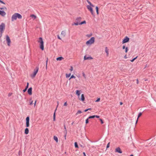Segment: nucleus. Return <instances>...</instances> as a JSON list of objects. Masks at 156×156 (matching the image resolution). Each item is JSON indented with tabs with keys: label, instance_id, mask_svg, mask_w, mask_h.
I'll return each instance as SVG.
<instances>
[{
	"label": "nucleus",
	"instance_id": "5701e85b",
	"mask_svg": "<svg viewBox=\"0 0 156 156\" xmlns=\"http://www.w3.org/2000/svg\"><path fill=\"white\" fill-rule=\"evenodd\" d=\"M96 10L97 12V15H98L99 14V12H98V6H96Z\"/></svg>",
	"mask_w": 156,
	"mask_h": 156
},
{
	"label": "nucleus",
	"instance_id": "f8f14e48",
	"mask_svg": "<svg viewBox=\"0 0 156 156\" xmlns=\"http://www.w3.org/2000/svg\"><path fill=\"white\" fill-rule=\"evenodd\" d=\"M84 60H86L88 59H92L93 58L91 56H88L87 55H85L84 56Z\"/></svg>",
	"mask_w": 156,
	"mask_h": 156
},
{
	"label": "nucleus",
	"instance_id": "a211bd4d",
	"mask_svg": "<svg viewBox=\"0 0 156 156\" xmlns=\"http://www.w3.org/2000/svg\"><path fill=\"white\" fill-rule=\"evenodd\" d=\"M142 115V113L141 112H140L138 114V117H137V120H136V124L137 123V122H138L139 118Z\"/></svg>",
	"mask_w": 156,
	"mask_h": 156
},
{
	"label": "nucleus",
	"instance_id": "9b49d317",
	"mask_svg": "<svg viewBox=\"0 0 156 156\" xmlns=\"http://www.w3.org/2000/svg\"><path fill=\"white\" fill-rule=\"evenodd\" d=\"M115 152L119 153H122V151L121 150L120 148L119 147H117L115 149Z\"/></svg>",
	"mask_w": 156,
	"mask_h": 156
},
{
	"label": "nucleus",
	"instance_id": "de8ad7c7",
	"mask_svg": "<svg viewBox=\"0 0 156 156\" xmlns=\"http://www.w3.org/2000/svg\"><path fill=\"white\" fill-rule=\"evenodd\" d=\"M33 101H31V102H30V105H32L33 104Z\"/></svg>",
	"mask_w": 156,
	"mask_h": 156
},
{
	"label": "nucleus",
	"instance_id": "8fccbe9b",
	"mask_svg": "<svg viewBox=\"0 0 156 156\" xmlns=\"http://www.w3.org/2000/svg\"><path fill=\"white\" fill-rule=\"evenodd\" d=\"M126 48V47L125 46H122V49H124Z\"/></svg>",
	"mask_w": 156,
	"mask_h": 156
},
{
	"label": "nucleus",
	"instance_id": "39448f33",
	"mask_svg": "<svg viewBox=\"0 0 156 156\" xmlns=\"http://www.w3.org/2000/svg\"><path fill=\"white\" fill-rule=\"evenodd\" d=\"M38 69L39 68L38 67H36L35 69L34 70V72L33 74H31L30 75V76L31 78H34L35 77L36 75L38 72Z\"/></svg>",
	"mask_w": 156,
	"mask_h": 156
},
{
	"label": "nucleus",
	"instance_id": "6ab92c4d",
	"mask_svg": "<svg viewBox=\"0 0 156 156\" xmlns=\"http://www.w3.org/2000/svg\"><path fill=\"white\" fill-rule=\"evenodd\" d=\"M29 129L27 128H26L25 130V133L26 134H27L29 133Z\"/></svg>",
	"mask_w": 156,
	"mask_h": 156
},
{
	"label": "nucleus",
	"instance_id": "c9c22d12",
	"mask_svg": "<svg viewBox=\"0 0 156 156\" xmlns=\"http://www.w3.org/2000/svg\"><path fill=\"white\" fill-rule=\"evenodd\" d=\"M88 119V118L87 119H86V124H87L88 123V122H89L88 119Z\"/></svg>",
	"mask_w": 156,
	"mask_h": 156
},
{
	"label": "nucleus",
	"instance_id": "f3484780",
	"mask_svg": "<svg viewBox=\"0 0 156 156\" xmlns=\"http://www.w3.org/2000/svg\"><path fill=\"white\" fill-rule=\"evenodd\" d=\"M30 17L33 19V20H35L37 18V17L34 14H31L30 15Z\"/></svg>",
	"mask_w": 156,
	"mask_h": 156
},
{
	"label": "nucleus",
	"instance_id": "5fc2aeb1",
	"mask_svg": "<svg viewBox=\"0 0 156 156\" xmlns=\"http://www.w3.org/2000/svg\"><path fill=\"white\" fill-rule=\"evenodd\" d=\"M36 102H37L36 101H35V102H34V107L36 105Z\"/></svg>",
	"mask_w": 156,
	"mask_h": 156
},
{
	"label": "nucleus",
	"instance_id": "79ce46f5",
	"mask_svg": "<svg viewBox=\"0 0 156 156\" xmlns=\"http://www.w3.org/2000/svg\"><path fill=\"white\" fill-rule=\"evenodd\" d=\"M0 2H1V3H2L3 4H5V3L4 2H3L2 1H1V0H0Z\"/></svg>",
	"mask_w": 156,
	"mask_h": 156
},
{
	"label": "nucleus",
	"instance_id": "412c9836",
	"mask_svg": "<svg viewBox=\"0 0 156 156\" xmlns=\"http://www.w3.org/2000/svg\"><path fill=\"white\" fill-rule=\"evenodd\" d=\"M63 59V58L62 57H60L56 58V60L57 61H61Z\"/></svg>",
	"mask_w": 156,
	"mask_h": 156
},
{
	"label": "nucleus",
	"instance_id": "052dcab7",
	"mask_svg": "<svg viewBox=\"0 0 156 156\" xmlns=\"http://www.w3.org/2000/svg\"><path fill=\"white\" fill-rule=\"evenodd\" d=\"M80 20L81 19V18L80 17H79V18H78V19H76V20Z\"/></svg>",
	"mask_w": 156,
	"mask_h": 156
},
{
	"label": "nucleus",
	"instance_id": "864d4df0",
	"mask_svg": "<svg viewBox=\"0 0 156 156\" xmlns=\"http://www.w3.org/2000/svg\"><path fill=\"white\" fill-rule=\"evenodd\" d=\"M66 133L65 135L64 136V137H65V140L66 139Z\"/></svg>",
	"mask_w": 156,
	"mask_h": 156
},
{
	"label": "nucleus",
	"instance_id": "72a5a7b5",
	"mask_svg": "<svg viewBox=\"0 0 156 156\" xmlns=\"http://www.w3.org/2000/svg\"><path fill=\"white\" fill-rule=\"evenodd\" d=\"M64 129H65V133H66V134H67V130L66 129V127L65 125H64Z\"/></svg>",
	"mask_w": 156,
	"mask_h": 156
},
{
	"label": "nucleus",
	"instance_id": "f257e3e1",
	"mask_svg": "<svg viewBox=\"0 0 156 156\" xmlns=\"http://www.w3.org/2000/svg\"><path fill=\"white\" fill-rule=\"evenodd\" d=\"M17 18L19 19H21L22 18V16L20 14L17 13H14L11 17L12 21L13 22L16 20Z\"/></svg>",
	"mask_w": 156,
	"mask_h": 156
},
{
	"label": "nucleus",
	"instance_id": "0eeeda50",
	"mask_svg": "<svg viewBox=\"0 0 156 156\" xmlns=\"http://www.w3.org/2000/svg\"><path fill=\"white\" fill-rule=\"evenodd\" d=\"M29 117H27L26 118V126L27 127H28L29 126Z\"/></svg>",
	"mask_w": 156,
	"mask_h": 156
},
{
	"label": "nucleus",
	"instance_id": "603ef678",
	"mask_svg": "<svg viewBox=\"0 0 156 156\" xmlns=\"http://www.w3.org/2000/svg\"><path fill=\"white\" fill-rule=\"evenodd\" d=\"M95 117H96L97 118H99V116L98 115H95Z\"/></svg>",
	"mask_w": 156,
	"mask_h": 156
},
{
	"label": "nucleus",
	"instance_id": "09e8293b",
	"mask_svg": "<svg viewBox=\"0 0 156 156\" xmlns=\"http://www.w3.org/2000/svg\"><path fill=\"white\" fill-rule=\"evenodd\" d=\"M27 88H25V89L24 90H23V92H25L26 90H27Z\"/></svg>",
	"mask_w": 156,
	"mask_h": 156
},
{
	"label": "nucleus",
	"instance_id": "338daca9",
	"mask_svg": "<svg viewBox=\"0 0 156 156\" xmlns=\"http://www.w3.org/2000/svg\"><path fill=\"white\" fill-rule=\"evenodd\" d=\"M73 122L72 123V124H73Z\"/></svg>",
	"mask_w": 156,
	"mask_h": 156
},
{
	"label": "nucleus",
	"instance_id": "ddd939ff",
	"mask_svg": "<svg viewBox=\"0 0 156 156\" xmlns=\"http://www.w3.org/2000/svg\"><path fill=\"white\" fill-rule=\"evenodd\" d=\"M105 51L106 53V56L108 57L109 55V49L107 47L105 48Z\"/></svg>",
	"mask_w": 156,
	"mask_h": 156
},
{
	"label": "nucleus",
	"instance_id": "393cba45",
	"mask_svg": "<svg viewBox=\"0 0 156 156\" xmlns=\"http://www.w3.org/2000/svg\"><path fill=\"white\" fill-rule=\"evenodd\" d=\"M80 25V23H78V22L74 23L72 24V25L73 26L74 25Z\"/></svg>",
	"mask_w": 156,
	"mask_h": 156
},
{
	"label": "nucleus",
	"instance_id": "0e129e2a",
	"mask_svg": "<svg viewBox=\"0 0 156 156\" xmlns=\"http://www.w3.org/2000/svg\"><path fill=\"white\" fill-rule=\"evenodd\" d=\"M130 156H133V154H131L130 155Z\"/></svg>",
	"mask_w": 156,
	"mask_h": 156
},
{
	"label": "nucleus",
	"instance_id": "3c124183",
	"mask_svg": "<svg viewBox=\"0 0 156 156\" xmlns=\"http://www.w3.org/2000/svg\"><path fill=\"white\" fill-rule=\"evenodd\" d=\"M53 117H55V112L54 113L53 115Z\"/></svg>",
	"mask_w": 156,
	"mask_h": 156
},
{
	"label": "nucleus",
	"instance_id": "2f4dec72",
	"mask_svg": "<svg viewBox=\"0 0 156 156\" xmlns=\"http://www.w3.org/2000/svg\"><path fill=\"white\" fill-rule=\"evenodd\" d=\"M137 56H136V57L134 58H133V59L131 60H130V61L132 62H133L136 59V58H137Z\"/></svg>",
	"mask_w": 156,
	"mask_h": 156
},
{
	"label": "nucleus",
	"instance_id": "c756f323",
	"mask_svg": "<svg viewBox=\"0 0 156 156\" xmlns=\"http://www.w3.org/2000/svg\"><path fill=\"white\" fill-rule=\"evenodd\" d=\"M94 117H95V115H92L90 116L88 118V119H90L91 118H94Z\"/></svg>",
	"mask_w": 156,
	"mask_h": 156
},
{
	"label": "nucleus",
	"instance_id": "dca6fc26",
	"mask_svg": "<svg viewBox=\"0 0 156 156\" xmlns=\"http://www.w3.org/2000/svg\"><path fill=\"white\" fill-rule=\"evenodd\" d=\"M32 87H30L28 89V94L30 95H31L32 94Z\"/></svg>",
	"mask_w": 156,
	"mask_h": 156
},
{
	"label": "nucleus",
	"instance_id": "680f3d73",
	"mask_svg": "<svg viewBox=\"0 0 156 156\" xmlns=\"http://www.w3.org/2000/svg\"><path fill=\"white\" fill-rule=\"evenodd\" d=\"M55 117H53V121H55Z\"/></svg>",
	"mask_w": 156,
	"mask_h": 156
},
{
	"label": "nucleus",
	"instance_id": "a878e982",
	"mask_svg": "<svg viewBox=\"0 0 156 156\" xmlns=\"http://www.w3.org/2000/svg\"><path fill=\"white\" fill-rule=\"evenodd\" d=\"M82 113V112L80 110H78L76 114V115H77L79 114H80Z\"/></svg>",
	"mask_w": 156,
	"mask_h": 156
},
{
	"label": "nucleus",
	"instance_id": "c03bdc74",
	"mask_svg": "<svg viewBox=\"0 0 156 156\" xmlns=\"http://www.w3.org/2000/svg\"><path fill=\"white\" fill-rule=\"evenodd\" d=\"M67 105V102H66L64 104V106H66Z\"/></svg>",
	"mask_w": 156,
	"mask_h": 156
},
{
	"label": "nucleus",
	"instance_id": "1a4fd4ad",
	"mask_svg": "<svg viewBox=\"0 0 156 156\" xmlns=\"http://www.w3.org/2000/svg\"><path fill=\"white\" fill-rule=\"evenodd\" d=\"M129 38L127 37H126L123 40L122 43L123 44L126 43L129 41Z\"/></svg>",
	"mask_w": 156,
	"mask_h": 156
},
{
	"label": "nucleus",
	"instance_id": "7ed1b4c3",
	"mask_svg": "<svg viewBox=\"0 0 156 156\" xmlns=\"http://www.w3.org/2000/svg\"><path fill=\"white\" fill-rule=\"evenodd\" d=\"M95 41V38L94 37H91L90 40L87 41L86 44L87 45H90L93 44Z\"/></svg>",
	"mask_w": 156,
	"mask_h": 156
},
{
	"label": "nucleus",
	"instance_id": "a19ab883",
	"mask_svg": "<svg viewBox=\"0 0 156 156\" xmlns=\"http://www.w3.org/2000/svg\"><path fill=\"white\" fill-rule=\"evenodd\" d=\"M29 83H28V82H27V86H26V88H27V89L28 88V86H29Z\"/></svg>",
	"mask_w": 156,
	"mask_h": 156
},
{
	"label": "nucleus",
	"instance_id": "b1692460",
	"mask_svg": "<svg viewBox=\"0 0 156 156\" xmlns=\"http://www.w3.org/2000/svg\"><path fill=\"white\" fill-rule=\"evenodd\" d=\"M87 2L88 3L90 4V6H91L92 7H94V6L89 1H87Z\"/></svg>",
	"mask_w": 156,
	"mask_h": 156
},
{
	"label": "nucleus",
	"instance_id": "f03ea898",
	"mask_svg": "<svg viewBox=\"0 0 156 156\" xmlns=\"http://www.w3.org/2000/svg\"><path fill=\"white\" fill-rule=\"evenodd\" d=\"M38 42L40 43V47L42 50H44V42L41 37H40Z\"/></svg>",
	"mask_w": 156,
	"mask_h": 156
},
{
	"label": "nucleus",
	"instance_id": "69168bd1",
	"mask_svg": "<svg viewBox=\"0 0 156 156\" xmlns=\"http://www.w3.org/2000/svg\"><path fill=\"white\" fill-rule=\"evenodd\" d=\"M3 8H0V9H2Z\"/></svg>",
	"mask_w": 156,
	"mask_h": 156
},
{
	"label": "nucleus",
	"instance_id": "e433bc0d",
	"mask_svg": "<svg viewBox=\"0 0 156 156\" xmlns=\"http://www.w3.org/2000/svg\"><path fill=\"white\" fill-rule=\"evenodd\" d=\"M100 120V121L101 123L102 124H103L104 123V122H103V121L101 119H99Z\"/></svg>",
	"mask_w": 156,
	"mask_h": 156
},
{
	"label": "nucleus",
	"instance_id": "4be33fe9",
	"mask_svg": "<svg viewBox=\"0 0 156 156\" xmlns=\"http://www.w3.org/2000/svg\"><path fill=\"white\" fill-rule=\"evenodd\" d=\"M54 139L56 141L57 143L58 142V138L57 136H54Z\"/></svg>",
	"mask_w": 156,
	"mask_h": 156
},
{
	"label": "nucleus",
	"instance_id": "f704fd0d",
	"mask_svg": "<svg viewBox=\"0 0 156 156\" xmlns=\"http://www.w3.org/2000/svg\"><path fill=\"white\" fill-rule=\"evenodd\" d=\"M125 49V51L126 53H127L128 51V48L127 47H126Z\"/></svg>",
	"mask_w": 156,
	"mask_h": 156
},
{
	"label": "nucleus",
	"instance_id": "4c0bfd02",
	"mask_svg": "<svg viewBox=\"0 0 156 156\" xmlns=\"http://www.w3.org/2000/svg\"><path fill=\"white\" fill-rule=\"evenodd\" d=\"M70 70L71 71H72L73 70V68L72 66H71L70 69Z\"/></svg>",
	"mask_w": 156,
	"mask_h": 156
},
{
	"label": "nucleus",
	"instance_id": "4d7b16f0",
	"mask_svg": "<svg viewBox=\"0 0 156 156\" xmlns=\"http://www.w3.org/2000/svg\"><path fill=\"white\" fill-rule=\"evenodd\" d=\"M83 154L84 156H86V155L85 152H83Z\"/></svg>",
	"mask_w": 156,
	"mask_h": 156
},
{
	"label": "nucleus",
	"instance_id": "cd10ccee",
	"mask_svg": "<svg viewBox=\"0 0 156 156\" xmlns=\"http://www.w3.org/2000/svg\"><path fill=\"white\" fill-rule=\"evenodd\" d=\"M86 23V21L85 20L83 21L80 23V25H82L83 24H85Z\"/></svg>",
	"mask_w": 156,
	"mask_h": 156
},
{
	"label": "nucleus",
	"instance_id": "20e7f679",
	"mask_svg": "<svg viewBox=\"0 0 156 156\" xmlns=\"http://www.w3.org/2000/svg\"><path fill=\"white\" fill-rule=\"evenodd\" d=\"M5 28V24L4 23H2L0 25V38H1L2 36V34L3 33V31L4 30Z\"/></svg>",
	"mask_w": 156,
	"mask_h": 156
},
{
	"label": "nucleus",
	"instance_id": "49530a36",
	"mask_svg": "<svg viewBox=\"0 0 156 156\" xmlns=\"http://www.w3.org/2000/svg\"><path fill=\"white\" fill-rule=\"evenodd\" d=\"M109 143L107 145V148H108L109 147Z\"/></svg>",
	"mask_w": 156,
	"mask_h": 156
},
{
	"label": "nucleus",
	"instance_id": "423d86ee",
	"mask_svg": "<svg viewBox=\"0 0 156 156\" xmlns=\"http://www.w3.org/2000/svg\"><path fill=\"white\" fill-rule=\"evenodd\" d=\"M87 9L89 11L91 14L93 16H94V13L93 9V8L91 6H90L89 5H87Z\"/></svg>",
	"mask_w": 156,
	"mask_h": 156
},
{
	"label": "nucleus",
	"instance_id": "6e6552de",
	"mask_svg": "<svg viewBox=\"0 0 156 156\" xmlns=\"http://www.w3.org/2000/svg\"><path fill=\"white\" fill-rule=\"evenodd\" d=\"M6 41L7 42L8 45L9 46H10V43L11 42V41H10V39L9 38V37L8 35H7L6 36Z\"/></svg>",
	"mask_w": 156,
	"mask_h": 156
},
{
	"label": "nucleus",
	"instance_id": "4468645a",
	"mask_svg": "<svg viewBox=\"0 0 156 156\" xmlns=\"http://www.w3.org/2000/svg\"><path fill=\"white\" fill-rule=\"evenodd\" d=\"M6 13L4 11L0 10V15L2 16H4L6 15Z\"/></svg>",
	"mask_w": 156,
	"mask_h": 156
},
{
	"label": "nucleus",
	"instance_id": "ea45409f",
	"mask_svg": "<svg viewBox=\"0 0 156 156\" xmlns=\"http://www.w3.org/2000/svg\"><path fill=\"white\" fill-rule=\"evenodd\" d=\"M90 109H91V108H88V109H87L85 110H84V111L85 112H87V111H88V110H90Z\"/></svg>",
	"mask_w": 156,
	"mask_h": 156
},
{
	"label": "nucleus",
	"instance_id": "bf43d9fd",
	"mask_svg": "<svg viewBox=\"0 0 156 156\" xmlns=\"http://www.w3.org/2000/svg\"><path fill=\"white\" fill-rule=\"evenodd\" d=\"M123 104V103L122 102H120V105H122Z\"/></svg>",
	"mask_w": 156,
	"mask_h": 156
},
{
	"label": "nucleus",
	"instance_id": "58836bf2",
	"mask_svg": "<svg viewBox=\"0 0 156 156\" xmlns=\"http://www.w3.org/2000/svg\"><path fill=\"white\" fill-rule=\"evenodd\" d=\"M100 98H98L96 101L95 102H98L100 101Z\"/></svg>",
	"mask_w": 156,
	"mask_h": 156
},
{
	"label": "nucleus",
	"instance_id": "13d9d810",
	"mask_svg": "<svg viewBox=\"0 0 156 156\" xmlns=\"http://www.w3.org/2000/svg\"><path fill=\"white\" fill-rule=\"evenodd\" d=\"M136 81H137V84H138V83H139V81H138V79L136 80Z\"/></svg>",
	"mask_w": 156,
	"mask_h": 156
},
{
	"label": "nucleus",
	"instance_id": "6e6d98bb",
	"mask_svg": "<svg viewBox=\"0 0 156 156\" xmlns=\"http://www.w3.org/2000/svg\"><path fill=\"white\" fill-rule=\"evenodd\" d=\"M124 58H127V56H126V55H125L124 56Z\"/></svg>",
	"mask_w": 156,
	"mask_h": 156
},
{
	"label": "nucleus",
	"instance_id": "e2e57ef3",
	"mask_svg": "<svg viewBox=\"0 0 156 156\" xmlns=\"http://www.w3.org/2000/svg\"><path fill=\"white\" fill-rule=\"evenodd\" d=\"M91 35H88L87 36H88V37H90Z\"/></svg>",
	"mask_w": 156,
	"mask_h": 156
},
{
	"label": "nucleus",
	"instance_id": "7c9ffc66",
	"mask_svg": "<svg viewBox=\"0 0 156 156\" xmlns=\"http://www.w3.org/2000/svg\"><path fill=\"white\" fill-rule=\"evenodd\" d=\"M75 76H74L73 75H72L71 77H70V78L69 79V80H70L72 78H75Z\"/></svg>",
	"mask_w": 156,
	"mask_h": 156
},
{
	"label": "nucleus",
	"instance_id": "2eb2a0df",
	"mask_svg": "<svg viewBox=\"0 0 156 156\" xmlns=\"http://www.w3.org/2000/svg\"><path fill=\"white\" fill-rule=\"evenodd\" d=\"M61 35L63 37H65L66 35V32L65 31H62L61 33Z\"/></svg>",
	"mask_w": 156,
	"mask_h": 156
},
{
	"label": "nucleus",
	"instance_id": "9d476101",
	"mask_svg": "<svg viewBox=\"0 0 156 156\" xmlns=\"http://www.w3.org/2000/svg\"><path fill=\"white\" fill-rule=\"evenodd\" d=\"M78 99L80 100L81 101H84L85 100L84 96L83 94H82L81 95V97H78Z\"/></svg>",
	"mask_w": 156,
	"mask_h": 156
},
{
	"label": "nucleus",
	"instance_id": "aec40b11",
	"mask_svg": "<svg viewBox=\"0 0 156 156\" xmlns=\"http://www.w3.org/2000/svg\"><path fill=\"white\" fill-rule=\"evenodd\" d=\"M76 94L77 95L78 97H80V91L78 90L76 91Z\"/></svg>",
	"mask_w": 156,
	"mask_h": 156
},
{
	"label": "nucleus",
	"instance_id": "37998d69",
	"mask_svg": "<svg viewBox=\"0 0 156 156\" xmlns=\"http://www.w3.org/2000/svg\"><path fill=\"white\" fill-rule=\"evenodd\" d=\"M83 76L84 78H86V76L85 73H83Z\"/></svg>",
	"mask_w": 156,
	"mask_h": 156
},
{
	"label": "nucleus",
	"instance_id": "a18cd8bd",
	"mask_svg": "<svg viewBox=\"0 0 156 156\" xmlns=\"http://www.w3.org/2000/svg\"><path fill=\"white\" fill-rule=\"evenodd\" d=\"M57 37H58V39H60V40H61V38L60 37H59V35H58L57 36Z\"/></svg>",
	"mask_w": 156,
	"mask_h": 156
},
{
	"label": "nucleus",
	"instance_id": "bb28decb",
	"mask_svg": "<svg viewBox=\"0 0 156 156\" xmlns=\"http://www.w3.org/2000/svg\"><path fill=\"white\" fill-rule=\"evenodd\" d=\"M71 74L70 73L69 74H66V78H68L69 77L71 76Z\"/></svg>",
	"mask_w": 156,
	"mask_h": 156
},
{
	"label": "nucleus",
	"instance_id": "c85d7f7f",
	"mask_svg": "<svg viewBox=\"0 0 156 156\" xmlns=\"http://www.w3.org/2000/svg\"><path fill=\"white\" fill-rule=\"evenodd\" d=\"M74 144H75V147L78 148V146L77 145V142H75L74 143Z\"/></svg>",
	"mask_w": 156,
	"mask_h": 156
},
{
	"label": "nucleus",
	"instance_id": "473e14b6",
	"mask_svg": "<svg viewBox=\"0 0 156 156\" xmlns=\"http://www.w3.org/2000/svg\"><path fill=\"white\" fill-rule=\"evenodd\" d=\"M48 58H47V60L46 61V69L47 68V63H48Z\"/></svg>",
	"mask_w": 156,
	"mask_h": 156
}]
</instances>
